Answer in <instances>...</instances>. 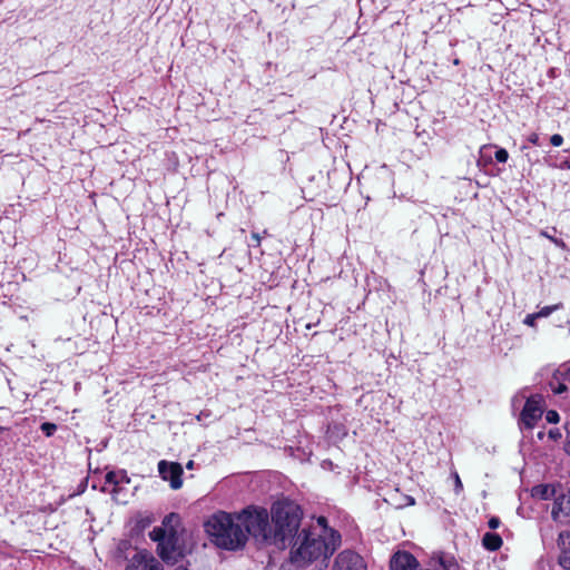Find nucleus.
Wrapping results in <instances>:
<instances>
[{
    "label": "nucleus",
    "mask_w": 570,
    "mask_h": 570,
    "mask_svg": "<svg viewBox=\"0 0 570 570\" xmlns=\"http://www.w3.org/2000/svg\"><path fill=\"white\" fill-rule=\"evenodd\" d=\"M125 570H163L160 562L148 551H138Z\"/></svg>",
    "instance_id": "obj_8"
},
{
    "label": "nucleus",
    "mask_w": 570,
    "mask_h": 570,
    "mask_svg": "<svg viewBox=\"0 0 570 570\" xmlns=\"http://www.w3.org/2000/svg\"><path fill=\"white\" fill-rule=\"evenodd\" d=\"M175 570H189V569H187V568H186V567H184V566H178V567H176V568H175Z\"/></svg>",
    "instance_id": "obj_35"
},
{
    "label": "nucleus",
    "mask_w": 570,
    "mask_h": 570,
    "mask_svg": "<svg viewBox=\"0 0 570 570\" xmlns=\"http://www.w3.org/2000/svg\"><path fill=\"white\" fill-rule=\"evenodd\" d=\"M558 544L561 548L559 564L564 569H570V532H560Z\"/></svg>",
    "instance_id": "obj_12"
},
{
    "label": "nucleus",
    "mask_w": 570,
    "mask_h": 570,
    "mask_svg": "<svg viewBox=\"0 0 570 570\" xmlns=\"http://www.w3.org/2000/svg\"><path fill=\"white\" fill-rule=\"evenodd\" d=\"M538 436H539V439H542L543 433H542V432H540V433L538 434Z\"/></svg>",
    "instance_id": "obj_36"
},
{
    "label": "nucleus",
    "mask_w": 570,
    "mask_h": 570,
    "mask_svg": "<svg viewBox=\"0 0 570 570\" xmlns=\"http://www.w3.org/2000/svg\"><path fill=\"white\" fill-rule=\"evenodd\" d=\"M194 465H195L194 461H193V460H189V461L187 462V464H186V468H187L188 470H191V469H194Z\"/></svg>",
    "instance_id": "obj_33"
},
{
    "label": "nucleus",
    "mask_w": 570,
    "mask_h": 570,
    "mask_svg": "<svg viewBox=\"0 0 570 570\" xmlns=\"http://www.w3.org/2000/svg\"><path fill=\"white\" fill-rule=\"evenodd\" d=\"M252 238L255 240L257 246L261 244V236H259V234L253 233L252 234Z\"/></svg>",
    "instance_id": "obj_30"
},
{
    "label": "nucleus",
    "mask_w": 570,
    "mask_h": 570,
    "mask_svg": "<svg viewBox=\"0 0 570 570\" xmlns=\"http://www.w3.org/2000/svg\"><path fill=\"white\" fill-rule=\"evenodd\" d=\"M333 570H365V564L358 553L344 550L337 554Z\"/></svg>",
    "instance_id": "obj_7"
},
{
    "label": "nucleus",
    "mask_w": 570,
    "mask_h": 570,
    "mask_svg": "<svg viewBox=\"0 0 570 570\" xmlns=\"http://www.w3.org/2000/svg\"><path fill=\"white\" fill-rule=\"evenodd\" d=\"M562 305L561 304H556V305H549V306H544L542 307L537 314L538 318L539 317H548L552 312L559 309Z\"/></svg>",
    "instance_id": "obj_18"
},
{
    "label": "nucleus",
    "mask_w": 570,
    "mask_h": 570,
    "mask_svg": "<svg viewBox=\"0 0 570 570\" xmlns=\"http://www.w3.org/2000/svg\"><path fill=\"white\" fill-rule=\"evenodd\" d=\"M541 235H543L544 237L551 239L553 243H556L557 245L560 244L559 240L554 239L553 237L550 236V234H547L546 232H542Z\"/></svg>",
    "instance_id": "obj_31"
},
{
    "label": "nucleus",
    "mask_w": 570,
    "mask_h": 570,
    "mask_svg": "<svg viewBox=\"0 0 570 570\" xmlns=\"http://www.w3.org/2000/svg\"><path fill=\"white\" fill-rule=\"evenodd\" d=\"M167 551L173 556L170 560H175L176 557L180 554L179 548L177 547V538L175 533L174 539L167 543Z\"/></svg>",
    "instance_id": "obj_17"
},
{
    "label": "nucleus",
    "mask_w": 570,
    "mask_h": 570,
    "mask_svg": "<svg viewBox=\"0 0 570 570\" xmlns=\"http://www.w3.org/2000/svg\"><path fill=\"white\" fill-rule=\"evenodd\" d=\"M317 524L322 528L321 535H327V531H335L334 529L330 528L327 525V519L325 517H318L317 518Z\"/></svg>",
    "instance_id": "obj_20"
},
{
    "label": "nucleus",
    "mask_w": 570,
    "mask_h": 570,
    "mask_svg": "<svg viewBox=\"0 0 570 570\" xmlns=\"http://www.w3.org/2000/svg\"><path fill=\"white\" fill-rule=\"evenodd\" d=\"M540 396L529 397L521 412V421L527 429H532L542 416Z\"/></svg>",
    "instance_id": "obj_6"
},
{
    "label": "nucleus",
    "mask_w": 570,
    "mask_h": 570,
    "mask_svg": "<svg viewBox=\"0 0 570 570\" xmlns=\"http://www.w3.org/2000/svg\"><path fill=\"white\" fill-rule=\"evenodd\" d=\"M550 387L553 391L554 394H561L567 391L566 381H553V379L550 382Z\"/></svg>",
    "instance_id": "obj_16"
},
{
    "label": "nucleus",
    "mask_w": 570,
    "mask_h": 570,
    "mask_svg": "<svg viewBox=\"0 0 570 570\" xmlns=\"http://www.w3.org/2000/svg\"><path fill=\"white\" fill-rule=\"evenodd\" d=\"M549 438L552 440H559L561 438V432L559 429H552L549 431Z\"/></svg>",
    "instance_id": "obj_27"
},
{
    "label": "nucleus",
    "mask_w": 570,
    "mask_h": 570,
    "mask_svg": "<svg viewBox=\"0 0 570 570\" xmlns=\"http://www.w3.org/2000/svg\"><path fill=\"white\" fill-rule=\"evenodd\" d=\"M482 544L485 549L490 551H495L501 548L502 539L497 533L487 532L482 538Z\"/></svg>",
    "instance_id": "obj_14"
},
{
    "label": "nucleus",
    "mask_w": 570,
    "mask_h": 570,
    "mask_svg": "<svg viewBox=\"0 0 570 570\" xmlns=\"http://www.w3.org/2000/svg\"><path fill=\"white\" fill-rule=\"evenodd\" d=\"M537 318H538V316H537L535 313L534 314H529L524 318V324L529 325V326H533Z\"/></svg>",
    "instance_id": "obj_25"
},
{
    "label": "nucleus",
    "mask_w": 570,
    "mask_h": 570,
    "mask_svg": "<svg viewBox=\"0 0 570 570\" xmlns=\"http://www.w3.org/2000/svg\"><path fill=\"white\" fill-rule=\"evenodd\" d=\"M570 382V366L568 364L561 365L553 374V381Z\"/></svg>",
    "instance_id": "obj_15"
},
{
    "label": "nucleus",
    "mask_w": 570,
    "mask_h": 570,
    "mask_svg": "<svg viewBox=\"0 0 570 570\" xmlns=\"http://www.w3.org/2000/svg\"><path fill=\"white\" fill-rule=\"evenodd\" d=\"M566 451H567L568 453H570V440H569V441L567 442V444H566Z\"/></svg>",
    "instance_id": "obj_34"
},
{
    "label": "nucleus",
    "mask_w": 570,
    "mask_h": 570,
    "mask_svg": "<svg viewBox=\"0 0 570 570\" xmlns=\"http://www.w3.org/2000/svg\"><path fill=\"white\" fill-rule=\"evenodd\" d=\"M539 135L537 132H532L528 136V141L532 145H535V146H539L540 145V141H539Z\"/></svg>",
    "instance_id": "obj_24"
},
{
    "label": "nucleus",
    "mask_w": 570,
    "mask_h": 570,
    "mask_svg": "<svg viewBox=\"0 0 570 570\" xmlns=\"http://www.w3.org/2000/svg\"><path fill=\"white\" fill-rule=\"evenodd\" d=\"M417 567V560L406 551H399L394 553L390 561L391 570H416Z\"/></svg>",
    "instance_id": "obj_10"
},
{
    "label": "nucleus",
    "mask_w": 570,
    "mask_h": 570,
    "mask_svg": "<svg viewBox=\"0 0 570 570\" xmlns=\"http://www.w3.org/2000/svg\"><path fill=\"white\" fill-rule=\"evenodd\" d=\"M210 415L209 412H200L197 416H196V420L198 422H200L202 420H204V417H208Z\"/></svg>",
    "instance_id": "obj_29"
},
{
    "label": "nucleus",
    "mask_w": 570,
    "mask_h": 570,
    "mask_svg": "<svg viewBox=\"0 0 570 570\" xmlns=\"http://www.w3.org/2000/svg\"><path fill=\"white\" fill-rule=\"evenodd\" d=\"M158 473L164 481H168L173 490L183 487V466L177 462L161 460L158 462Z\"/></svg>",
    "instance_id": "obj_4"
},
{
    "label": "nucleus",
    "mask_w": 570,
    "mask_h": 570,
    "mask_svg": "<svg viewBox=\"0 0 570 570\" xmlns=\"http://www.w3.org/2000/svg\"><path fill=\"white\" fill-rule=\"evenodd\" d=\"M173 519H177V515L171 513L170 515L166 517L165 520H164V524H166L167 521H170Z\"/></svg>",
    "instance_id": "obj_32"
},
{
    "label": "nucleus",
    "mask_w": 570,
    "mask_h": 570,
    "mask_svg": "<svg viewBox=\"0 0 570 570\" xmlns=\"http://www.w3.org/2000/svg\"><path fill=\"white\" fill-rule=\"evenodd\" d=\"M500 523H501V521H500V519H499V518H497V517H492V518L489 520L488 525H489V528H490V529H493V530H494V529L499 528Z\"/></svg>",
    "instance_id": "obj_26"
},
{
    "label": "nucleus",
    "mask_w": 570,
    "mask_h": 570,
    "mask_svg": "<svg viewBox=\"0 0 570 570\" xmlns=\"http://www.w3.org/2000/svg\"><path fill=\"white\" fill-rule=\"evenodd\" d=\"M554 484H538L531 489V495L540 500H550L558 497Z\"/></svg>",
    "instance_id": "obj_13"
},
{
    "label": "nucleus",
    "mask_w": 570,
    "mask_h": 570,
    "mask_svg": "<svg viewBox=\"0 0 570 570\" xmlns=\"http://www.w3.org/2000/svg\"><path fill=\"white\" fill-rule=\"evenodd\" d=\"M326 534H315L303 529L294 541L292 560L308 563L320 558L328 559L341 546L342 538L338 531H327Z\"/></svg>",
    "instance_id": "obj_3"
},
{
    "label": "nucleus",
    "mask_w": 570,
    "mask_h": 570,
    "mask_svg": "<svg viewBox=\"0 0 570 570\" xmlns=\"http://www.w3.org/2000/svg\"><path fill=\"white\" fill-rule=\"evenodd\" d=\"M455 475V490L456 491H461L462 490V482H461V479L459 476L458 473L454 474Z\"/></svg>",
    "instance_id": "obj_28"
},
{
    "label": "nucleus",
    "mask_w": 570,
    "mask_h": 570,
    "mask_svg": "<svg viewBox=\"0 0 570 570\" xmlns=\"http://www.w3.org/2000/svg\"><path fill=\"white\" fill-rule=\"evenodd\" d=\"M551 515L554 521H562V518L570 517V493L569 494H558L554 500Z\"/></svg>",
    "instance_id": "obj_11"
},
{
    "label": "nucleus",
    "mask_w": 570,
    "mask_h": 570,
    "mask_svg": "<svg viewBox=\"0 0 570 570\" xmlns=\"http://www.w3.org/2000/svg\"><path fill=\"white\" fill-rule=\"evenodd\" d=\"M546 420L549 422V423H558L559 420H560V416L558 414L557 411L554 410H550L546 413Z\"/></svg>",
    "instance_id": "obj_22"
},
{
    "label": "nucleus",
    "mask_w": 570,
    "mask_h": 570,
    "mask_svg": "<svg viewBox=\"0 0 570 570\" xmlns=\"http://www.w3.org/2000/svg\"><path fill=\"white\" fill-rule=\"evenodd\" d=\"M550 142H551L552 146L559 147L563 142V137L561 135H559V134H554V135L551 136Z\"/></svg>",
    "instance_id": "obj_23"
},
{
    "label": "nucleus",
    "mask_w": 570,
    "mask_h": 570,
    "mask_svg": "<svg viewBox=\"0 0 570 570\" xmlns=\"http://www.w3.org/2000/svg\"><path fill=\"white\" fill-rule=\"evenodd\" d=\"M494 157H495L497 161L505 163L508 160V158H509V154H508V151L504 148H499L495 151Z\"/></svg>",
    "instance_id": "obj_21"
},
{
    "label": "nucleus",
    "mask_w": 570,
    "mask_h": 570,
    "mask_svg": "<svg viewBox=\"0 0 570 570\" xmlns=\"http://www.w3.org/2000/svg\"><path fill=\"white\" fill-rule=\"evenodd\" d=\"M149 535L153 541L158 542V551L161 559L170 561L173 556L167 551V543L174 539V531H167L164 528H154Z\"/></svg>",
    "instance_id": "obj_9"
},
{
    "label": "nucleus",
    "mask_w": 570,
    "mask_h": 570,
    "mask_svg": "<svg viewBox=\"0 0 570 570\" xmlns=\"http://www.w3.org/2000/svg\"><path fill=\"white\" fill-rule=\"evenodd\" d=\"M302 517L301 507L289 500L275 502L271 515L266 509L253 507L247 517L250 537L258 543L286 548L298 534Z\"/></svg>",
    "instance_id": "obj_1"
},
{
    "label": "nucleus",
    "mask_w": 570,
    "mask_h": 570,
    "mask_svg": "<svg viewBox=\"0 0 570 570\" xmlns=\"http://www.w3.org/2000/svg\"><path fill=\"white\" fill-rule=\"evenodd\" d=\"M253 507L230 514L218 511L205 522V531L210 541L218 548L235 551L245 547L250 535L247 517L252 515Z\"/></svg>",
    "instance_id": "obj_2"
},
{
    "label": "nucleus",
    "mask_w": 570,
    "mask_h": 570,
    "mask_svg": "<svg viewBox=\"0 0 570 570\" xmlns=\"http://www.w3.org/2000/svg\"><path fill=\"white\" fill-rule=\"evenodd\" d=\"M129 481V478L124 471H110L105 476V487L102 488V491H108L112 495V499L117 502H126V500L121 498L120 494L124 490L122 485L128 484Z\"/></svg>",
    "instance_id": "obj_5"
},
{
    "label": "nucleus",
    "mask_w": 570,
    "mask_h": 570,
    "mask_svg": "<svg viewBox=\"0 0 570 570\" xmlns=\"http://www.w3.org/2000/svg\"><path fill=\"white\" fill-rule=\"evenodd\" d=\"M40 430L47 435L51 436L57 431V425L55 423L45 422L41 424Z\"/></svg>",
    "instance_id": "obj_19"
}]
</instances>
